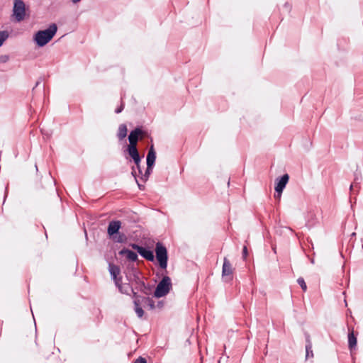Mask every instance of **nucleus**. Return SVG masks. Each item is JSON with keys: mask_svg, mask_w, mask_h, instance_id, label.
Returning a JSON list of instances; mask_svg holds the SVG:
<instances>
[{"mask_svg": "<svg viewBox=\"0 0 363 363\" xmlns=\"http://www.w3.org/2000/svg\"><path fill=\"white\" fill-rule=\"evenodd\" d=\"M57 30L55 23H52L48 28L38 31L34 35V41L39 47H43L48 43Z\"/></svg>", "mask_w": 363, "mask_h": 363, "instance_id": "f257e3e1", "label": "nucleus"}, {"mask_svg": "<svg viewBox=\"0 0 363 363\" xmlns=\"http://www.w3.org/2000/svg\"><path fill=\"white\" fill-rule=\"evenodd\" d=\"M171 288V279L167 276H164L157 284L154 292V296L157 298L163 297L169 292Z\"/></svg>", "mask_w": 363, "mask_h": 363, "instance_id": "f03ea898", "label": "nucleus"}, {"mask_svg": "<svg viewBox=\"0 0 363 363\" xmlns=\"http://www.w3.org/2000/svg\"><path fill=\"white\" fill-rule=\"evenodd\" d=\"M156 258L159 262L160 267L166 269L167 267L168 255L167 248L163 244L158 242L155 247Z\"/></svg>", "mask_w": 363, "mask_h": 363, "instance_id": "7ed1b4c3", "label": "nucleus"}, {"mask_svg": "<svg viewBox=\"0 0 363 363\" xmlns=\"http://www.w3.org/2000/svg\"><path fill=\"white\" fill-rule=\"evenodd\" d=\"M13 16L16 22H21L26 17V4L23 0H14Z\"/></svg>", "mask_w": 363, "mask_h": 363, "instance_id": "20e7f679", "label": "nucleus"}, {"mask_svg": "<svg viewBox=\"0 0 363 363\" xmlns=\"http://www.w3.org/2000/svg\"><path fill=\"white\" fill-rule=\"evenodd\" d=\"M131 247H133V249L135 250L140 254V255L142 256L145 259L151 262L154 261L155 256L152 250L146 249L145 247L140 246L137 244H133L131 245Z\"/></svg>", "mask_w": 363, "mask_h": 363, "instance_id": "39448f33", "label": "nucleus"}, {"mask_svg": "<svg viewBox=\"0 0 363 363\" xmlns=\"http://www.w3.org/2000/svg\"><path fill=\"white\" fill-rule=\"evenodd\" d=\"M233 270L234 269L233 268L230 261L226 257H224L222 268L223 277H224L227 281H232Z\"/></svg>", "mask_w": 363, "mask_h": 363, "instance_id": "423d86ee", "label": "nucleus"}, {"mask_svg": "<svg viewBox=\"0 0 363 363\" xmlns=\"http://www.w3.org/2000/svg\"><path fill=\"white\" fill-rule=\"evenodd\" d=\"M108 271L111 276L112 279L113 280L115 284H118V283L122 281V277L121 276V269L118 265H116L113 263L108 264Z\"/></svg>", "mask_w": 363, "mask_h": 363, "instance_id": "0eeeda50", "label": "nucleus"}, {"mask_svg": "<svg viewBox=\"0 0 363 363\" xmlns=\"http://www.w3.org/2000/svg\"><path fill=\"white\" fill-rule=\"evenodd\" d=\"M147 135V132L146 130H144L141 127H137L130 131L128 135V140L138 141L139 140L143 139Z\"/></svg>", "mask_w": 363, "mask_h": 363, "instance_id": "6e6552de", "label": "nucleus"}, {"mask_svg": "<svg viewBox=\"0 0 363 363\" xmlns=\"http://www.w3.org/2000/svg\"><path fill=\"white\" fill-rule=\"evenodd\" d=\"M121 227V222L120 220H112L109 222L107 229V233L109 237H113L115 234L119 232Z\"/></svg>", "mask_w": 363, "mask_h": 363, "instance_id": "1a4fd4ad", "label": "nucleus"}, {"mask_svg": "<svg viewBox=\"0 0 363 363\" xmlns=\"http://www.w3.org/2000/svg\"><path fill=\"white\" fill-rule=\"evenodd\" d=\"M289 179L288 174H284L281 177L277 179L275 191H283Z\"/></svg>", "mask_w": 363, "mask_h": 363, "instance_id": "9d476101", "label": "nucleus"}, {"mask_svg": "<svg viewBox=\"0 0 363 363\" xmlns=\"http://www.w3.org/2000/svg\"><path fill=\"white\" fill-rule=\"evenodd\" d=\"M146 298L145 296H140L139 298L133 300L135 312L138 318H142L144 315V311L141 307V305H144L145 301L143 298Z\"/></svg>", "mask_w": 363, "mask_h": 363, "instance_id": "9b49d317", "label": "nucleus"}, {"mask_svg": "<svg viewBox=\"0 0 363 363\" xmlns=\"http://www.w3.org/2000/svg\"><path fill=\"white\" fill-rule=\"evenodd\" d=\"M155 160L156 152L153 145H151L147 155V166L148 167V169H151V167L154 165Z\"/></svg>", "mask_w": 363, "mask_h": 363, "instance_id": "f8f14e48", "label": "nucleus"}, {"mask_svg": "<svg viewBox=\"0 0 363 363\" xmlns=\"http://www.w3.org/2000/svg\"><path fill=\"white\" fill-rule=\"evenodd\" d=\"M116 286L121 294L130 295V292H133V287L128 283L123 284L122 281H121L118 284H116Z\"/></svg>", "mask_w": 363, "mask_h": 363, "instance_id": "ddd939ff", "label": "nucleus"}, {"mask_svg": "<svg viewBox=\"0 0 363 363\" xmlns=\"http://www.w3.org/2000/svg\"><path fill=\"white\" fill-rule=\"evenodd\" d=\"M119 254L125 255L127 259L132 262H135L138 259V255L129 249L123 248L119 252Z\"/></svg>", "mask_w": 363, "mask_h": 363, "instance_id": "4468645a", "label": "nucleus"}, {"mask_svg": "<svg viewBox=\"0 0 363 363\" xmlns=\"http://www.w3.org/2000/svg\"><path fill=\"white\" fill-rule=\"evenodd\" d=\"M313 357V352L312 350V342L311 337L308 334L306 335V359Z\"/></svg>", "mask_w": 363, "mask_h": 363, "instance_id": "2eb2a0df", "label": "nucleus"}, {"mask_svg": "<svg viewBox=\"0 0 363 363\" xmlns=\"http://www.w3.org/2000/svg\"><path fill=\"white\" fill-rule=\"evenodd\" d=\"M357 345V337L354 334V329L349 328L348 333V347L350 350H352L356 347Z\"/></svg>", "mask_w": 363, "mask_h": 363, "instance_id": "dca6fc26", "label": "nucleus"}, {"mask_svg": "<svg viewBox=\"0 0 363 363\" xmlns=\"http://www.w3.org/2000/svg\"><path fill=\"white\" fill-rule=\"evenodd\" d=\"M128 129L125 124H121L118 127L117 137L119 140H123L127 135Z\"/></svg>", "mask_w": 363, "mask_h": 363, "instance_id": "f3484780", "label": "nucleus"}, {"mask_svg": "<svg viewBox=\"0 0 363 363\" xmlns=\"http://www.w3.org/2000/svg\"><path fill=\"white\" fill-rule=\"evenodd\" d=\"M111 238L115 242H118V243H123V242H125L127 240L126 235L124 233H120V232H118L117 234H115L114 235H113V237H111Z\"/></svg>", "mask_w": 363, "mask_h": 363, "instance_id": "a211bd4d", "label": "nucleus"}, {"mask_svg": "<svg viewBox=\"0 0 363 363\" xmlns=\"http://www.w3.org/2000/svg\"><path fill=\"white\" fill-rule=\"evenodd\" d=\"M143 300L145 301L144 306L147 305L150 309L155 308V302L152 298L146 297L143 298Z\"/></svg>", "mask_w": 363, "mask_h": 363, "instance_id": "6ab92c4d", "label": "nucleus"}, {"mask_svg": "<svg viewBox=\"0 0 363 363\" xmlns=\"http://www.w3.org/2000/svg\"><path fill=\"white\" fill-rule=\"evenodd\" d=\"M9 38V33L6 30L0 31V47L4 42Z\"/></svg>", "mask_w": 363, "mask_h": 363, "instance_id": "aec40b11", "label": "nucleus"}, {"mask_svg": "<svg viewBox=\"0 0 363 363\" xmlns=\"http://www.w3.org/2000/svg\"><path fill=\"white\" fill-rule=\"evenodd\" d=\"M127 151L133 159L140 155L138 149H127Z\"/></svg>", "mask_w": 363, "mask_h": 363, "instance_id": "412c9836", "label": "nucleus"}, {"mask_svg": "<svg viewBox=\"0 0 363 363\" xmlns=\"http://www.w3.org/2000/svg\"><path fill=\"white\" fill-rule=\"evenodd\" d=\"M297 282L298 284L300 285L301 288L302 289V290L303 291H306L307 290V286H306V284L303 279V278L302 277H299L298 279H297Z\"/></svg>", "mask_w": 363, "mask_h": 363, "instance_id": "4be33fe9", "label": "nucleus"}, {"mask_svg": "<svg viewBox=\"0 0 363 363\" xmlns=\"http://www.w3.org/2000/svg\"><path fill=\"white\" fill-rule=\"evenodd\" d=\"M134 281H135V284H137L140 287L145 286L144 281L140 279V278L139 277L138 275H137V274L134 275Z\"/></svg>", "mask_w": 363, "mask_h": 363, "instance_id": "5701e85b", "label": "nucleus"}, {"mask_svg": "<svg viewBox=\"0 0 363 363\" xmlns=\"http://www.w3.org/2000/svg\"><path fill=\"white\" fill-rule=\"evenodd\" d=\"M150 172L151 169H148V167L147 166L145 173L144 174H141V179H143L144 182L147 181L150 174Z\"/></svg>", "mask_w": 363, "mask_h": 363, "instance_id": "b1692460", "label": "nucleus"}, {"mask_svg": "<svg viewBox=\"0 0 363 363\" xmlns=\"http://www.w3.org/2000/svg\"><path fill=\"white\" fill-rule=\"evenodd\" d=\"M129 140V145L128 147V149H137L138 141L133 140Z\"/></svg>", "mask_w": 363, "mask_h": 363, "instance_id": "393cba45", "label": "nucleus"}, {"mask_svg": "<svg viewBox=\"0 0 363 363\" xmlns=\"http://www.w3.org/2000/svg\"><path fill=\"white\" fill-rule=\"evenodd\" d=\"M133 363H147V360L144 357H139L134 361Z\"/></svg>", "mask_w": 363, "mask_h": 363, "instance_id": "a878e982", "label": "nucleus"}, {"mask_svg": "<svg viewBox=\"0 0 363 363\" xmlns=\"http://www.w3.org/2000/svg\"><path fill=\"white\" fill-rule=\"evenodd\" d=\"M124 103L121 101V106L115 110V112L116 113H120L121 112H122L123 110L124 109Z\"/></svg>", "mask_w": 363, "mask_h": 363, "instance_id": "bb28decb", "label": "nucleus"}, {"mask_svg": "<svg viewBox=\"0 0 363 363\" xmlns=\"http://www.w3.org/2000/svg\"><path fill=\"white\" fill-rule=\"evenodd\" d=\"M247 255H248L247 247V246H244L243 249H242V257H243V259H245L247 258Z\"/></svg>", "mask_w": 363, "mask_h": 363, "instance_id": "cd10ccee", "label": "nucleus"}, {"mask_svg": "<svg viewBox=\"0 0 363 363\" xmlns=\"http://www.w3.org/2000/svg\"><path fill=\"white\" fill-rule=\"evenodd\" d=\"M281 194H282V191H275L274 195L275 199L280 200Z\"/></svg>", "mask_w": 363, "mask_h": 363, "instance_id": "c85d7f7f", "label": "nucleus"}, {"mask_svg": "<svg viewBox=\"0 0 363 363\" xmlns=\"http://www.w3.org/2000/svg\"><path fill=\"white\" fill-rule=\"evenodd\" d=\"M133 160L136 166H138V164H140V161H141L140 155L138 157H135V159H133Z\"/></svg>", "mask_w": 363, "mask_h": 363, "instance_id": "c756f323", "label": "nucleus"}, {"mask_svg": "<svg viewBox=\"0 0 363 363\" xmlns=\"http://www.w3.org/2000/svg\"><path fill=\"white\" fill-rule=\"evenodd\" d=\"M130 294H132V297L133 300H136L137 298H139V297L140 296V295L138 294L137 292H135L134 291L133 292H130Z\"/></svg>", "mask_w": 363, "mask_h": 363, "instance_id": "7c9ffc66", "label": "nucleus"}, {"mask_svg": "<svg viewBox=\"0 0 363 363\" xmlns=\"http://www.w3.org/2000/svg\"><path fill=\"white\" fill-rule=\"evenodd\" d=\"M8 60V57L6 56H1L0 57V62H4Z\"/></svg>", "mask_w": 363, "mask_h": 363, "instance_id": "2f4dec72", "label": "nucleus"}, {"mask_svg": "<svg viewBox=\"0 0 363 363\" xmlns=\"http://www.w3.org/2000/svg\"><path fill=\"white\" fill-rule=\"evenodd\" d=\"M132 174L136 179L137 174L134 167H132Z\"/></svg>", "mask_w": 363, "mask_h": 363, "instance_id": "473e14b6", "label": "nucleus"}, {"mask_svg": "<svg viewBox=\"0 0 363 363\" xmlns=\"http://www.w3.org/2000/svg\"><path fill=\"white\" fill-rule=\"evenodd\" d=\"M136 168L138 169V173L139 174H142V170H141V168H140V163L138 164V166H136Z\"/></svg>", "mask_w": 363, "mask_h": 363, "instance_id": "72a5a7b5", "label": "nucleus"}, {"mask_svg": "<svg viewBox=\"0 0 363 363\" xmlns=\"http://www.w3.org/2000/svg\"><path fill=\"white\" fill-rule=\"evenodd\" d=\"M136 182H137V184H138V185L139 189H143V188H142L143 186H142L141 184H140L138 183V180H137V179H136Z\"/></svg>", "mask_w": 363, "mask_h": 363, "instance_id": "f704fd0d", "label": "nucleus"}, {"mask_svg": "<svg viewBox=\"0 0 363 363\" xmlns=\"http://www.w3.org/2000/svg\"><path fill=\"white\" fill-rule=\"evenodd\" d=\"M73 4L79 3L81 0H71Z\"/></svg>", "mask_w": 363, "mask_h": 363, "instance_id": "c9c22d12", "label": "nucleus"}, {"mask_svg": "<svg viewBox=\"0 0 363 363\" xmlns=\"http://www.w3.org/2000/svg\"><path fill=\"white\" fill-rule=\"evenodd\" d=\"M352 187H353V185H352V184H351V185H350V189H352Z\"/></svg>", "mask_w": 363, "mask_h": 363, "instance_id": "e433bc0d", "label": "nucleus"}, {"mask_svg": "<svg viewBox=\"0 0 363 363\" xmlns=\"http://www.w3.org/2000/svg\"><path fill=\"white\" fill-rule=\"evenodd\" d=\"M362 247H363V245H362Z\"/></svg>", "mask_w": 363, "mask_h": 363, "instance_id": "4c0bfd02", "label": "nucleus"}]
</instances>
